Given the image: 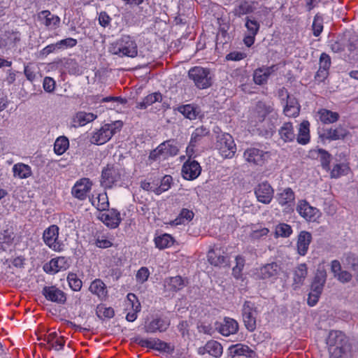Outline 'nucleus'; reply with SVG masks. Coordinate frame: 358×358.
<instances>
[{
  "label": "nucleus",
  "instance_id": "bf43d9fd",
  "mask_svg": "<svg viewBox=\"0 0 358 358\" xmlns=\"http://www.w3.org/2000/svg\"><path fill=\"white\" fill-rule=\"evenodd\" d=\"M253 80L257 85H263L266 83V76L263 73V69L260 68L255 71Z\"/></svg>",
  "mask_w": 358,
  "mask_h": 358
},
{
  "label": "nucleus",
  "instance_id": "7c9ffc66",
  "mask_svg": "<svg viewBox=\"0 0 358 358\" xmlns=\"http://www.w3.org/2000/svg\"><path fill=\"white\" fill-rule=\"evenodd\" d=\"M89 290L99 298H103L107 294L106 285L100 279L94 280L90 285Z\"/></svg>",
  "mask_w": 358,
  "mask_h": 358
},
{
  "label": "nucleus",
  "instance_id": "4c0bfd02",
  "mask_svg": "<svg viewBox=\"0 0 358 358\" xmlns=\"http://www.w3.org/2000/svg\"><path fill=\"white\" fill-rule=\"evenodd\" d=\"M254 11V8L251 3L247 1H242L240 4L236 6L233 13L234 15L241 17L243 15L251 13Z\"/></svg>",
  "mask_w": 358,
  "mask_h": 358
},
{
  "label": "nucleus",
  "instance_id": "4468645a",
  "mask_svg": "<svg viewBox=\"0 0 358 358\" xmlns=\"http://www.w3.org/2000/svg\"><path fill=\"white\" fill-rule=\"evenodd\" d=\"M201 167L196 160L189 159L182 168V174L185 179L192 180L196 179L201 173Z\"/></svg>",
  "mask_w": 358,
  "mask_h": 358
},
{
  "label": "nucleus",
  "instance_id": "603ef678",
  "mask_svg": "<svg viewBox=\"0 0 358 358\" xmlns=\"http://www.w3.org/2000/svg\"><path fill=\"white\" fill-rule=\"evenodd\" d=\"M275 233L276 236L287 238L292 234V229L289 224L285 223H280L276 226Z\"/></svg>",
  "mask_w": 358,
  "mask_h": 358
},
{
  "label": "nucleus",
  "instance_id": "5701e85b",
  "mask_svg": "<svg viewBox=\"0 0 358 358\" xmlns=\"http://www.w3.org/2000/svg\"><path fill=\"white\" fill-rule=\"evenodd\" d=\"M218 331L223 336H228L230 334H236L238 330V322L230 317H225L224 322L217 328Z\"/></svg>",
  "mask_w": 358,
  "mask_h": 358
},
{
  "label": "nucleus",
  "instance_id": "8fccbe9b",
  "mask_svg": "<svg viewBox=\"0 0 358 358\" xmlns=\"http://www.w3.org/2000/svg\"><path fill=\"white\" fill-rule=\"evenodd\" d=\"M245 21V26L249 34L257 35L260 27L259 23L253 17H246Z\"/></svg>",
  "mask_w": 358,
  "mask_h": 358
},
{
  "label": "nucleus",
  "instance_id": "5fc2aeb1",
  "mask_svg": "<svg viewBox=\"0 0 358 358\" xmlns=\"http://www.w3.org/2000/svg\"><path fill=\"white\" fill-rule=\"evenodd\" d=\"M132 341L137 343L141 347L143 348H148L150 349L155 350V343H156V338L148 340V339H143L140 336H136L134 338H131Z\"/></svg>",
  "mask_w": 358,
  "mask_h": 358
},
{
  "label": "nucleus",
  "instance_id": "2f4dec72",
  "mask_svg": "<svg viewBox=\"0 0 358 358\" xmlns=\"http://www.w3.org/2000/svg\"><path fill=\"white\" fill-rule=\"evenodd\" d=\"M348 134V132L344 128L340 127L336 129H327L322 136L327 139L335 141L343 139Z\"/></svg>",
  "mask_w": 358,
  "mask_h": 358
},
{
  "label": "nucleus",
  "instance_id": "9d476101",
  "mask_svg": "<svg viewBox=\"0 0 358 358\" xmlns=\"http://www.w3.org/2000/svg\"><path fill=\"white\" fill-rule=\"evenodd\" d=\"M42 294L47 300L59 304H64L66 301V294L55 286H45Z\"/></svg>",
  "mask_w": 358,
  "mask_h": 358
},
{
  "label": "nucleus",
  "instance_id": "2eb2a0df",
  "mask_svg": "<svg viewBox=\"0 0 358 358\" xmlns=\"http://www.w3.org/2000/svg\"><path fill=\"white\" fill-rule=\"evenodd\" d=\"M208 260L215 266H226L229 265V257L220 248L210 249L208 252Z\"/></svg>",
  "mask_w": 358,
  "mask_h": 358
},
{
  "label": "nucleus",
  "instance_id": "6e6d98bb",
  "mask_svg": "<svg viewBox=\"0 0 358 358\" xmlns=\"http://www.w3.org/2000/svg\"><path fill=\"white\" fill-rule=\"evenodd\" d=\"M312 27L313 35L315 36H319L323 30L322 17L319 14L315 15Z\"/></svg>",
  "mask_w": 358,
  "mask_h": 358
},
{
  "label": "nucleus",
  "instance_id": "0eeeda50",
  "mask_svg": "<svg viewBox=\"0 0 358 358\" xmlns=\"http://www.w3.org/2000/svg\"><path fill=\"white\" fill-rule=\"evenodd\" d=\"M242 311L243 319L245 328L250 332L254 331L257 327V308L253 303L246 301L243 304Z\"/></svg>",
  "mask_w": 358,
  "mask_h": 358
},
{
  "label": "nucleus",
  "instance_id": "774afa93",
  "mask_svg": "<svg viewBox=\"0 0 358 358\" xmlns=\"http://www.w3.org/2000/svg\"><path fill=\"white\" fill-rule=\"evenodd\" d=\"M111 18L106 12L102 11L99 15V22L101 26L106 27L109 25Z\"/></svg>",
  "mask_w": 358,
  "mask_h": 358
},
{
  "label": "nucleus",
  "instance_id": "f03ea898",
  "mask_svg": "<svg viewBox=\"0 0 358 358\" xmlns=\"http://www.w3.org/2000/svg\"><path fill=\"white\" fill-rule=\"evenodd\" d=\"M188 77L201 90L207 89L213 84L210 70L208 68L194 66L189 70Z\"/></svg>",
  "mask_w": 358,
  "mask_h": 358
},
{
  "label": "nucleus",
  "instance_id": "de8ad7c7",
  "mask_svg": "<svg viewBox=\"0 0 358 358\" xmlns=\"http://www.w3.org/2000/svg\"><path fill=\"white\" fill-rule=\"evenodd\" d=\"M349 167L345 164H337L334 165L332 170H331V177L337 178L341 176L347 175L348 173Z\"/></svg>",
  "mask_w": 358,
  "mask_h": 358
},
{
  "label": "nucleus",
  "instance_id": "69168bd1",
  "mask_svg": "<svg viewBox=\"0 0 358 358\" xmlns=\"http://www.w3.org/2000/svg\"><path fill=\"white\" fill-rule=\"evenodd\" d=\"M331 65L329 56L326 53H322L320 57V68L328 71Z\"/></svg>",
  "mask_w": 358,
  "mask_h": 358
},
{
  "label": "nucleus",
  "instance_id": "a18cd8bd",
  "mask_svg": "<svg viewBox=\"0 0 358 358\" xmlns=\"http://www.w3.org/2000/svg\"><path fill=\"white\" fill-rule=\"evenodd\" d=\"M64 262V257H60L57 259H52L48 264L43 266V270L46 273H57L62 266L59 265V262Z\"/></svg>",
  "mask_w": 358,
  "mask_h": 358
},
{
  "label": "nucleus",
  "instance_id": "9b49d317",
  "mask_svg": "<svg viewBox=\"0 0 358 358\" xmlns=\"http://www.w3.org/2000/svg\"><path fill=\"white\" fill-rule=\"evenodd\" d=\"M120 178L118 169L108 164L101 172V185L105 188H111L113 185Z\"/></svg>",
  "mask_w": 358,
  "mask_h": 358
},
{
  "label": "nucleus",
  "instance_id": "aec40b11",
  "mask_svg": "<svg viewBox=\"0 0 358 358\" xmlns=\"http://www.w3.org/2000/svg\"><path fill=\"white\" fill-rule=\"evenodd\" d=\"M312 239V234L308 231H301L299 234L296 241V249L297 253L299 255L305 256L307 254Z\"/></svg>",
  "mask_w": 358,
  "mask_h": 358
},
{
  "label": "nucleus",
  "instance_id": "e433bc0d",
  "mask_svg": "<svg viewBox=\"0 0 358 358\" xmlns=\"http://www.w3.org/2000/svg\"><path fill=\"white\" fill-rule=\"evenodd\" d=\"M155 243L159 249H164L169 248L173 244V237L168 234H164L162 236H157L155 238Z\"/></svg>",
  "mask_w": 358,
  "mask_h": 358
},
{
  "label": "nucleus",
  "instance_id": "f257e3e1",
  "mask_svg": "<svg viewBox=\"0 0 358 358\" xmlns=\"http://www.w3.org/2000/svg\"><path fill=\"white\" fill-rule=\"evenodd\" d=\"M330 358H351L352 345L340 331H331L326 340Z\"/></svg>",
  "mask_w": 358,
  "mask_h": 358
},
{
  "label": "nucleus",
  "instance_id": "1a4fd4ad",
  "mask_svg": "<svg viewBox=\"0 0 358 358\" xmlns=\"http://www.w3.org/2000/svg\"><path fill=\"white\" fill-rule=\"evenodd\" d=\"M243 157L250 164L263 166L268 158L269 153L255 148H250L245 150Z\"/></svg>",
  "mask_w": 358,
  "mask_h": 358
},
{
  "label": "nucleus",
  "instance_id": "4d7b16f0",
  "mask_svg": "<svg viewBox=\"0 0 358 358\" xmlns=\"http://www.w3.org/2000/svg\"><path fill=\"white\" fill-rule=\"evenodd\" d=\"M344 42H348V50L350 52L358 50V36L356 34L349 31L348 41L345 40Z\"/></svg>",
  "mask_w": 358,
  "mask_h": 358
},
{
  "label": "nucleus",
  "instance_id": "c756f323",
  "mask_svg": "<svg viewBox=\"0 0 358 358\" xmlns=\"http://www.w3.org/2000/svg\"><path fill=\"white\" fill-rule=\"evenodd\" d=\"M309 122L307 120H303L300 124L299 135L296 138L297 142L301 145L307 144L310 141V134H309Z\"/></svg>",
  "mask_w": 358,
  "mask_h": 358
},
{
  "label": "nucleus",
  "instance_id": "6ab92c4d",
  "mask_svg": "<svg viewBox=\"0 0 358 358\" xmlns=\"http://www.w3.org/2000/svg\"><path fill=\"white\" fill-rule=\"evenodd\" d=\"M229 356L234 358L236 356L253 358L256 357V352L248 345L238 343L231 345L229 349Z\"/></svg>",
  "mask_w": 358,
  "mask_h": 358
},
{
  "label": "nucleus",
  "instance_id": "58836bf2",
  "mask_svg": "<svg viewBox=\"0 0 358 358\" xmlns=\"http://www.w3.org/2000/svg\"><path fill=\"white\" fill-rule=\"evenodd\" d=\"M208 353L215 357L219 358L221 357L223 351L222 345L214 340H210L207 342Z\"/></svg>",
  "mask_w": 358,
  "mask_h": 358
},
{
  "label": "nucleus",
  "instance_id": "dca6fc26",
  "mask_svg": "<svg viewBox=\"0 0 358 358\" xmlns=\"http://www.w3.org/2000/svg\"><path fill=\"white\" fill-rule=\"evenodd\" d=\"M296 211L299 215L308 221H315L317 217L319 210L311 206L306 201L301 200L296 206Z\"/></svg>",
  "mask_w": 358,
  "mask_h": 358
},
{
  "label": "nucleus",
  "instance_id": "a211bd4d",
  "mask_svg": "<svg viewBox=\"0 0 358 358\" xmlns=\"http://www.w3.org/2000/svg\"><path fill=\"white\" fill-rule=\"evenodd\" d=\"M170 322L162 317L153 318L149 323L144 327V331L146 333H155L157 331L164 332L169 328Z\"/></svg>",
  "mask_w": 358,
  "mask_h": 358
},
{
  "label": "nucleus",
  "instance_id": "a878e982",
  "mask_svg": "<svg viewBox=\"0 0 358 358\" xmlns=\"http://www.w3.org/2000/svg\"><path fill=\"white\" fill-rule=\"evenodd\" d=\"M38 17L40 20L43 21L46 27L56 28L60 23V18L57 15L52 14L48 10L40 12Z\"/></svg>",
  "mask_w": 358,
  "mask_h": 358
},
{
  "label": "nucleus",
  "instance_id": "09e8293b",
  "mask_svg": "<svg viewBox=\"0 0 358 358\" xmlns=\"http://www.w3.org/2000/svg\"><path fill=\"white\" fill-rule=\"evenodd\" d=\"M67 280L69 287L72 290L75 292L80 291L82 288L83 282L82 280L78 278L77 275L73 273H69L67 276Z\"/></svg>",
  "mask_w": 358,
  "mask_h": 358
},
{
  "label": "nucleus",
  "instance_id": "052dcab7",
  "mask_svg": "<svg viewBox=\"0 0 358 358\" xmlns=\"http://www.w3.org/2000/svg\"><path fill=\"white\" fill-rule=\"evenodd\" d=\"M13 238V233L8 230H4L2 233H0V245L3 243L10 245L12 243Z\"/></svg>",
  "mask_w": 358,
  "mask_h": 358
},
{
  "label": "nucleus",
  "instance_id": "680f3d73",
  "mask_svg": "<svg viewBox=\"0 0 358 358\" xmlns=\"http://www.w3.org/2000/svg\"><path fill=\"white\" fill-rule=\"evenodd\" d=\"M12 35L9 31L0 32V49L6 48L11 42Z\"/></svg>",
  "mask_w": 358,
  "mask_h": 358
},
{
  "label": "nucleus",
  "instance_id": "393cba45",
  "mask_svg": "<svg viewBox=\"0 0 358 358\" xmlns=\"http://www.w3.org/2000/svg\"><path fill=\"white\" fill-rule=\"evenodd\" d=\"M275 198L280 205H287L288 207H292L294 202L295 195L293 190L287 187L284 189L282 192L278 193Z\"/></svg>",
  "mask_w": 358,
  "mask_h": 358
},
{
  "label": "nucleus",
  "instance_id": "20e7f679",
  "mask_svg": "<svg viewBox=\"0 0 358 358\" xmlns=\"http://www.w3.org/2000/svg\"><path fill=\"white\" fill-rule=\"evenodd\" d=\"M122 127L121 121H115L111 124H104L99 130L94 133L90 142L96 145H102L108 141L111 137Z\"/></svg>",
  "mask_w": 358,
  "mask_h": 358
},
{
  "label": "nucleus",
  "instance_id": "6e6552de",
  "mask_svg": "<svg viewBox=\"0 0 358 358\" xmlns=\"http://www.w3.org/2000/svg\"><path fill=\"white\" fill-rule=\"evenodd\" d=\"M254 192L257 201L264 204L270 203L274 194L273 188L267 181L259 183Z\"/></svg>",
  "mask_w": 358,
  "mask_h": 358
},
{
  "label": "nucleus",
  "instance_id": "ea45409f",
  "mask_svg": "<svg viewBox=\"0 0 358 358\" xmlns=\"http://www.w3.org/2000/svg\"><path fill=\"white\" fill-rule=\"evenodd\" d=\"M69 145V139L65 136L58 137L54 144V151L57 155H62Z\"/></svg>",
  "mask_w": 358,
  "mask_h": 358
},
{
  "label": "nucleus",
  "instance_id": "bb28decb",
  "mask_svg": "<svg viewBox=\"0 0 358 358\" xmlns=\"http://www.w3.org/2000/svg\"><path fill=\"white\" fill-rule=\"evenodd\" d=\"M96 118V115L91 113L78 112L73 118L72 127H78L85 125Z\"/></svg>",
  "mask_w": 358,
  "mask_h": 358
},
{
  "label": "nucleus",
  "instance_id": "412c9836",
  "mask_svg": "<svg viewBox=\"0 0 358 358\" xmlns=\"http://www.w3.org/2000/svg\"><path fill=\"white\" fill-rule=\"evenodd\" d=\"M58 235L59 227L56 225H51L44 231L43 238L47 245L56 250L59 247L57 242Z\"/></svg>",
  "mask_w": 358,
  "mask_h": 358
},
{
  "label": "nucleus",
  "instance_id": "79ce46f5",
  "mask_svg": "<svg viewBox=\"0 0 358 358\" xmlns=\"http://www.w3.org/2000/svg\"><path fill=\"white\" fill-rule=\"evenodd\" d=\"M166 283H167L171 287V289L173 291L180 290L185 286V280L180 275L169 278L166 280Z\"/></svg>",
  "mask_w": 358,
  "mask_h": 358
},
{
  "label": "nucleus",
  "instance_id": "c85d7f7f",
  "mask_svg": "<svg viewBox=\"0 0 358 358\" xmlns=\"http://www.w3.org/2000/svg\"><path fill=\"white\" fill-rule=\"evenodd\" d=\"M163 100L162 94L159 92H154L146 96L141 102L137 103L136 108L139 109H145L148 106L156 102H162Z\"/></svg>",
  "mask_w": 358,
  "mask_h": 358
},
{
  "label": "nucleus",
  "instance_id": "0e129e2a",
  "mask_svg": "<svg viewBox=\"0 0 358 358\" xmlns=\"http://www.w3.org/2000/svg\"><path fill=\"white\" fill-rule=\"evenodd\" d=\"M94 244L96 245V247L103 249L108 248L113 245V243L109 240L104 238L103 236H98L95 239Z\"/></svg>",
  "mask_w": 358,
  "mask_h": 358
},
{
  "label": "nucleus",
  "instance_id": "ddd939ff",
  "mask_svg": "<svg viewBox=\"0 0 358 358\" xmlns=\"http://www.w3.org/2000/svg\"><path fill=\"white\" fill-rule=\"evenodd\" d=\"M92 185L89 178H82L74 185L71 189V194L75 198L80 201L85 200L87 194L91 189Z\"/></svg>",
  "mask_w": 358,
  "mask_h": 358
},
{
  "label": "nucleus",
  "instance_id": "7ed1b4c3",
  "mask_svg": "<svg viewBox=\"0 0 358 358\" xmlns=\"http://www.w3.org/2000/svg\"><path fill=\"white\" fill-rule=\"evenodd\" d=\"M178 151L179 148L177 142L174 139H170L164 141L155 150H152L149 155V159L152 161L161 159H166L169 157L177 155Z\"/></svg>",
  "mask_w": 358,
  "mask_h": 358
},
{
  "label": "nucleus",
  "instance_id": "f704fd0d",
  "mask_svg": "<svg viewBox=\"0 0 358 358\" xmlns=\"http://www.w3.org/2000/svg\"><path fill=\"white\" fill-rule=\"evenodd\" d=\"M209 131L203 126L196 128L192 133L189 144L187 147V152L191 147H195L196 143L201 140L203 136L208 135Z\"/></svg>",
  "mask_w": 358,
  "mask_h": 358
},
{
  "label": "nucleus",
  "instance_id": "f8f14e48",
  "mask_svg": "<svg viewBox=\"0 0 358 358\" xmlns=\"http://www.w3.org/2000/svg\"><path fill=\"white\" fill-rule=\"evenodd\" d=\"M280 269V268L276 262H271L256 268L255 275L258 279L266 280L277 276Z\"/></svg>",
  "mask_w": 358,
  "mask_h": 358
},
{
  "label": "nucleus",
  "instance_id": "a19ab883",
  "mask_svg": "<svg viewBox=\"0 0 358 358\" xmlns=\"http://www.w3.org/2000/svg\"><path fill=\"white\" fill-rule=\"evenodd\" d=\"M343 263L348 268L354 271H358V256L352 252H348L344 255Z\"/></svg>",
  "mask_w": 358,
  "mask_h": 358
},
{
  "label": "nucleus",
  "instance_id": "c9c22d12",
  "mask_svg": "<svg viewBox=\"0 0 358 358\" xmlns=\"http://www.w3.org/2000/svg\"><path fill=\"white\" fill-rule=\"evenodd\" d=\"M320 119L324 124H331L336 122L339 118V114L327 109H322L319 112Z\"/></svg>",
  "mask_w": 358,
  "mask_h": 358
},
{
  "label": "nucleus",
  "instance_id": "473e14b6",
  "mask_svg": "<svg viewBox=\"0 0 358 358\" xmlns=\"http://www.w3.org/2000/svg\"><path fill=\"white\" fill-rule=\"evenodd\" d=\"M308 274L307 265L303 263L299 264L294 270V284L301 285L306 278Z\"/></svg>",
  "mask_w": 358,
  "mask_h": 358
},
{
  "label": "nucleus",
  "instance_id": "49530a36",
  "mask_svg": "<svg viewBox=\"0 0 358 358\" xmlns=\"http://www.w3.org/2000/svg\"><path fill=\"white\" fill-rule=\"evenodd\" d=\"M317 152L320 156V159L322 168L327 171H330L331 169L329 164L331 162V155L327 150L322 148L318 149Z\"/></svg>",
  "mask_w": 358,
  "mask_h": 358
},
{
  "label": "nucleus",
  "instance_id": "4be33fe9",
  "mask_svg": "<svg viewBox=\"0 0 358 358\" xmlns=\"http://www.w3.org/2000/svg\"><path fill=\"white\" fill-rule=\"evenodd\" d=\"M326 280L327 272L323 266H319L310 285V290L317 293H322Z\"/></svg>",
  "mask_w": 358,
  "mask_h": 358
},
{
  "label": "nucleus",
  "instance_id": "e2e57ef3",
  "mask_svg": "<svg viewBox=\"0 0 358 358\" xmlns=\"http://www.w3.org/2000/svg\"><path fill=\"white\" fill-rule=\"evenodd\" d=\"M150 273L146 267H141L136 273V280L141 283L146 281L149 277Z\"/></svg>",
  "mask_w": 358,
  "mask_h": 358
},
{
  "label": "nucleus",
  "instance_id": "72a5a7b5",
  "mask_svg": "<svg viewBox=\"0 0 358 358\" xmlns=\"http://www.w3.org/2000/svg\"><path fill=\"white\" fill-rule=\"evenodd\" d=\"M13 171L15 177L21 179L27 178L31 175V167L22 163L15 164L13 167Z\"/></svg>",
  "mask_w": 358,
  "mask_h": 358
},
{
  "label": "nucleus",
  "instance_id": "39448f33",
  "mask_svg": "<svg viewBox=\"0 0 358 358\" xmlns=\"http://www.w3.org/2000/svg\"><path fill=\"white\" fill-rule=\"evenodd\" d=\"M113 54L120 55L129 57H135L138 55L137 45L135 41L132 40L129 36H122L119 39L113 48Z\"/></svg>",
  "mask_w": 358,
  "mask_h": 358
},
{
  "label": "nucleus",
  "instance_id": "864d4df0",
  "mask_svg": "<svg viewBox=\"0 0 358 358\" xmlns=\"http://www.w3.org/2000/svg\"><path fill=\"white\" fill-rule=\"evenodd\" d=\"M96 208L99 211L108 210L109 201L106 193L99 194Z\"/></svg>",
  "mask_w": 358,
  "mask_h": 358
},
{
  "label": "nucleus",
  "instance_id": "3c124183",
  "mask_svg": "<svg viewBox=\"0 0 358 358\" xmlns=\"http://www.w3.org/2000/svg\"><path fill=\"white\" fill-rule=\"evenodd\" d=\"M155 344V350L159 352H166L169 355H172L174 352L175 348L173 345H171L170 343L162 341L159 338H156V343Z\"/></svg>",
  "mask_w": 358,
  "mask_h": 358
},
{
  "label": "nucleus",
  "instance_id": "338daca9",
  "mask_svg": "<svg viewBox=\"0 0 358 358\" xmlns=\"http://www.w3.org/2000/svg\"><path fill=\"white\" fill-rule=\"evenodd\" d=\"M55 82L50 77H45L43 80V88L47 92H52L55 90Z\"/></svg>",
  "mask_w": 358,
  "mask_h": 358
},
{
  "label": "nucleus",
  "instance_id": "f3484780",
  "mask_svg": "<svg viewBox=\"0 0 358 358\" xmlns=\"http://www.w3.org/2000/svg\"><path fill=\"white\" fill-rule=\"evenodd\" d=\"M107 213H102L99 216V219L101 220L107 227L111 229L117 228L120 222L121 217L120 212L115 209L111 208L107 210Z\"/></svg>",
  "mask_w": 358,
  "mask_h": 358
},
{
  "label": "nucleus",
  "instance_id": "cd10ccee",
  "mask_svg": "<svg viewBox=\"0 0 358 358\" xmlns=\"http://www.w3.org/2000/svg\"><path fill=\"white\" fill-rule=\"evenodd\" d=\"M280 138L285 143L292 142L295 139L294 127L291 122H285L278 131Z\"/></svg>",
  "mask_w": 358,
  "mask_h": 358
},
{
  "label": "nucleus",
  "instance_id": "37998d69",
  "mask_svg": "<svg viewBox=\"0 0 358 358\" xmlns=\"http://www.w3.org/2000/svg\"><path fill=\"white\" fill-rule=\"evenodd\" d=\"M96 314L101 320L103 317L110 319L114 317L115 312L113 308L106 307L103 304H99L96 307Z\"/></svg>",
  "mask_w": 358,
  "mask_h": 358
},
{
  "label": "nucleus",
  "instance_id": "c03bdc74",
  "mask_svg": "<svg viewBox=\"0 0 358 358\" xmlns=\"http://www.w3.org/2000/svg\"><path fill=\"white\" fill-rule=\"evenodd\" d=\"M178 110L189 120L196 119L198 114L196 108L190 104L180 106L178 108Z\"/></svg>",
  "mask_w": 358,
  "mask_h": 358
},
{
  "label": "nucleus",
  "instance_id": "13d9d810",
  "mask_svg": "<svg viewBox=\"0 0 358 358\" xmlns=\"http://www.w3.org/2000/svg\"><path fill=\"white\" fill-rule=\"evenodd\" d=\"M57 44L58 50L73 48L76 45L77 40L73 38H67L57 42Z\"/></svg>",
  "mask_w": 358,
  "mask_h": 358
},
{
  "label": "nucleus",
  "instance_id": "423d86ee",
  "mask_svg": "<svg viewBox=\"0 0 358 358\" xmlns=\"http://www.w3.org/2000/svg\"><path fill=\"white\" fill-rule=\"evenodd\" d=\"M216 148L224 158H231L236 151L233 137L227 133L217 137Z\"/></svg>",
  "mask_w": 358,
  "mask_h": 358
},
{
  "label": "nucleus",
  "instance_id": "b1692460",
  "mask_svg": "<svg viewBox=\"0 0 358 358\" xmlns=\"http://www.w3.org/2000/svg\"><path fill=\"white\" fill-rule=\"evenodd\" d=\"M285 93L287 96V104L284 108V113L289 117L297 116L300 111V105L297 99L294 96L287 94L286 90Z\"/></svg>",
  "mask_w": 358,
  "mask_h": 358
}]
</instances>
